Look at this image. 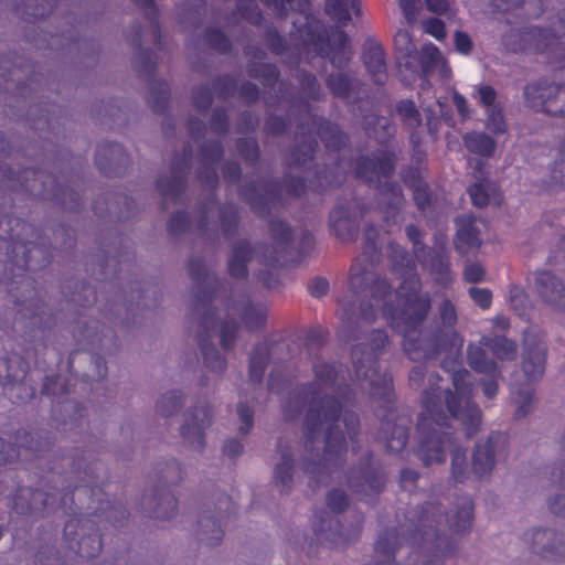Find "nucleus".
I'll return each mask as SVG.
<instances>
[{
  "label": "nucleus",
  "mask_w": 565,
  "mask_h": 565,
  "mask_svg": "<svg viewBox=\"0 0 565 565\" xmlns=\"http://www.w3.org/2000/svg\"><path fill=\"white\" fill-rule=\"evenodd\" d=\"M486 128L493 134H504L507 125L501 108L492 107L486 109Z\"/></svg>",
  "instance_id": "obj_41"
},
{
  "label": "nucleus",
  "mask_w": 565,
  "mask_h": 565,
  "mask_svg": "<svg viewBox=\"0 0 565 565\" xmlns=\"http://www.w3.org/2000/svg\"><path fill=\"white\" fill-rule=\"evenodd\" d=\"M455 47L461 54H469L472 50V42L465 32L457 31L455 33Z\"/></svg>",
  "instance_id": "obj_56"
},
{
  "label": "nucleus",
  "mask_w": 565,
  "mask_h": 565,
  "mask_svg": "<svg viewBox=\"0 0 565 565\" xmlns=\"http://www.w3.org/2000/svg\"><path fill=\"white\" fill-rule=\"evenodd\" d=\"M498 448V438L490 437L476 445L472 455V469L478 478L488 477L494 467V454Z\"/></svg>",
  "instance_id": "obj_15"
},
{
  "label": "nucleus",
  "mask_w": 565,
  "mask_h": 565,
  "mask_svg": "<svg viewBox=\"0 0 565 565\" xmlns=\"http://www.w3.org/2000/svg\"><path fill=\"white\" fill-rule=\"evenodd\" d=\"M451 376L455 392L438 386V374L429 376V387L422 396L423 412L419 424H443L441 422L447 419L461 424H479L481 411L471 402L473 385L470 372L459 369L454 371Z\"/></svg>",
  "instance_id": "obj_2"
},
{
  "label": "nucleus",
  "mask_w": 565,
  "mask_h": 565,
  "mask_svg": "<svg viewBox=\"0 0 565 565\" xmlns=\"http://www.w3.org/2000/svg\"><path fill=\"white\" fill-rule=\"evenodd\" d=\"M545 353L542 349H531L523 356L522 367L526 380L534 381L544 372Z\"/></svg>",
  "instance_id": "obj_28"
},
{
  "label": "nucleus",
  "mask_w": 565,
  "mask_h": 565,
  "mask_svg": "<svg viewBox=\"0 0 565 565\" xmlns=\"http://www.w3.org/2000/svg\"><path fill=\"white\" fill-rule=\"evenodd\" d=\"M327 85L335 96L348 98L353 87V83L344 75H330L327 78Z\"/></svg>",
  "instance_id": "obj_40"
},
{
  "label": "nucleus",
  "mask_w": 565,
  "mask_h": 565,
  "mask_svg": "<svg viewBox=\"0 0 565 565\" xmlns=\"http://www.w3.org/2000/svg\"><path fill=\"white\" fill-rule=\"evenodd\" d=\"M367 72L376 84H383L386 79V64L383 49L380 45L369 46L363 54Z\"/></svg>",
  "instance_id": "obj_21"
},
{
  "label": "nucleus",
  "mask_w": 565,
  "mask_h": 565,
  "mask_svg": "<svg viewBox=\"0 0 565 565\" xmlns=\"http://www.w3.org/2000/svg\"><path fill=\"white\" fill-rule=\"evenodd\" d=\"M428 11L435 14H447L451 11L450 0H425Z\"/></svg>",
  "instance_id": "obj_55"
},
{
  "label": "nucleus",
  "mask_w": 565,
  "mask_h": 565,
  "mask_svg": "<svg viewBox=\"0 0 565 565\" xmlns=\"http://www.w3.org/2000/svg\"><path fill=\"white\" fill-rule=\"evenodd\" d=\"M329 289V282L322 277H316L308 284V291L312 297L319 298L327 294Z\"/></svg>",
  "instance_id": "obj_54"
},
{
  "label": "nucleus",
  "mask_w": 565,
  "mask_h": 565,
  "mask_svg": "<svg viewBox=\"0 0 565 565\" xmlns=\"http://www.w3.org/2000/svg\"><path fill=\"white\" fill-rule=\"evenodd\" d=\"M330 61L338 68L343 67L351 58L350 40L342 30H335L331 35Z\"/></svg>",
  "instance_id": "obj_22"
},
{
  "label": "nucleus",
  "mask_w": 565,
  "mask_h": 565,
  "mask_svg": "<svg viewBox=\"0 0 565 565\" xmlns=\"http://www.w3.org/2000/svg\"><path fill=\"white\" fill-rule=\"evenodd\" d=\"M269 9L278 15H282L288 9L294 8L295 0H262Z\"/></svg>",
  "instance_id": "obj_61"
},
{
  "label": "nucleus",
  "mask_w": 565,
  "mask_h": 565,
  "mask_svg": "<svg viewBox=\"0 0 565 565\" xmlns=\"http://www.w3.org/2000/svg\"><path fill=\"white\" fill-rule=\"evenodd\" d=\"M420 64L424 75L423 85L427 83L428 77L437 74L441 81H448L451 76V70L441 55L440 51L433 44H424L420 51Z\"/></svg>",
  "instance_id": "obj_11"
},
{
  "label": "nucleus",
  "mask_w": 565,
  "mask_h": 565,
  "mask_svg": "<svg viewBox=\"0 0 565 565\" xmlns=\"http://www.w3.org/2000/svg\"><path fill=\"white\" fill-rule=\"evenodd\" d=\"M473 223L475 218L472 215H462L456 218L455 247L461 255L466 254L469 248L480 245L479 232Z\"/></svg>",
  "instance_id": "obj_16"
},
{
  "label": "nucleus",
  "mask_w": 565,
  "mask_h": 565,
  "mask_svg": "<svg viewBox=\"0 0 565 565\" xmlns=\"http://www.w3.org/2000/svg\"><path fill=\"white\" fill-rule=\"evenodd\" d=\"M476 345L484 352L488 349L499 361H512L518 354L516 343L504 335H482Z\"/></svg>",
  "instance_id": "obj_17"
},
{
  "label": "nucleus",
  "mask_w": 565,
  "mask_h": 565,
  "mask_svg": "<svg viewBox=\"0 0 565 565\" xmlns=\"http://www.w3.org/2000/svg\"><path fill=\"white\" fill-rule=\"evenodd\" d=\"M62 408L63 412L68 414L70 419L72 420H77L83 417L82 412L84 408L79 403L75 401L67 399L65 402H62Z\"/></svg>",
  "instance_id": "obj_60"
},
{
  "label": "nucleus",
  "mask_w": 565,
  "mask_h": 565,
  "mask_svg": "<svg viewBox=\"0 0 565 565\" xmlns=\"http://www.w3.org/2000/svg\"><path fill=\"white\" fill-rule=\"evenodd\" d=\"M270 349L266 343L254 348L249 355V381L253 384H260L267 366Z\"/></svg>",
  "instance_id": "obj_26"
},
{
  "label": "nucleus",
  "mask_w": 565,
  "mask_h": 565,
  "mask_svg": "<svg viewBox=\"0 0 565 565\" xmlns=\"http://www.w3.org/2000/svg\"><path fill=\"white\" fill-rule=\"evenodd\" d=\"M184 440L195 449H201L204 445V433L202 426H181L180 430Z\"/></svg>",
  "instance_id": "obj_42"
},
{
  "label": "nucleus",
  "mask_w": 565,
  "mask_h": 565,
  "mask_svg": "<svg viewBox=\"0 0 565 565\" xmlns=\"http://www.w3.org/2000/svg\"><path fill=\"white\" fill-rule=\"evenodd\" d=\"M190 227V220L185 212H177L171 215L168 230L172 234L186 231Z\"/></svg>",
  "instance_id": "obj_47"
},
{
  "label": "nucleus",
  "mask_w": 565,
  "mask_h": 565,
  "mask_svg": "<svg viewBox=\"0 0 565 565\" xmlns=\"http://www.w3.org/2000/svg\"><path fill=\"white\" fill-rule=\"evenodd\" d=\"M536 290L546 303L565 309V287L548 271L539 273L535 279Z\"/></svg>",
  "instance_id": "obj_13"
},
{
  "label": "nucleus",
  "mask_w": 565,
  "mask_h": 565,
  "mask_svg": "<svg viewBox=\"0 0 565 565\" xmlns=\"http://www.w3.org/2000/svg\"><path fill=\"white\" fill-rule=\"evenodd\" d=\"M398 3L407 22L413 23L416 20L418 0H398Z\"/></svg>",
  "instance_id": "obj_57"
},
{
  "label": "nucleus",
  "mask_w": 565,
  "mask_h": 565,
  "mask_svg": "<svg viewBox=\"0 0 565 565\" xmlns=\"http://www.w3.org/2000/svg\"><path fill=\"white\" fill-rule=\"evenodd\" d=\"M236 331L237 323L234 320H226L220 323L221 345L223 349L228 350L233 347Z\"/></svg>",
  "instance_id": "obj_43"
},
{
  "label": "nucleus",
  "mask_w": 565,
  "mask_h": 565,
  "mask_svg": "<svg viewBox=\"0 0 565 565\" xmlns=\"http://www.w3.org/2000/svg\"><path fill=\"white\" fill-rule=\"evenodd\" d=\"M339 526V522L333 519H321V524H313V531L319 542L337 545L339 543L338 536L341 535Z\"/></svg>",
  "instance_id": "obj_30"
},
{
  "label": "nucleus",
  "mask_w": 565,
  "mask_h": 565,
  "mask_svg": "<svg viewBox=\"0 0 565 565\" xmlns=\"http://www.w3.org/2000/svg\"><path fill=\"white\" fill-rule=\"evenodd\" d=\"M199 345L203 354L205 366L212 371L222 372L225 369L226 362L216 348L207 343L203 338L200 339Z\"/></svg>",
  "instance_id": "obj_31"
},
{
  "label": "nucleus",
  "mask_w": 565,
  "mask_h": 565,
  "mask_svg": "<svg viewBox=\"0 0 565 565\" xmlns=\"http://www.w3.org/2000/svg\"><path fill=\"white\" fill-rule=\"evenodd\" d=\"M437 515L439 518L443 516L440 514L439 507L435 505L434 503H428L424 508L423 513L420 514V516L418 519V523L420 524L422 527H426V526L431 527L433 522H435V523L439 522L436 520Z\"/></svg>",
  "instance_id": "obj_48"
},
{
  "label": "nucleus",
  "mask_w": 565,
  "mask_h": 565,
  "mask_svg": "<svg viewBox=\"0 0 565 565\" xmlns=\"http://www.w3.org/2000/svg\"><path fill=\"white\" fill-rule=\"evenodd\" d=\"M467 360L473 371L491 376L490 380L483 381L481 385L482 392L488 398L494 397L498 393L497 379L500 376V370L497 362L489 359L487 352L475 345V343H470L468 345Z\"/></svg>",
  "instance_id": "obj_10"
},
{
  "label": "nucleus",
  "mask_w": 565,
  "mask_h": 565,
  "mask_svg": "<svg viewBox=\"0 0 565 565\" xmlns=\"http://www.w3.org/2000/svg\"><path fill=\"white\" fill-rule=\"evenodd\" d=\"M274 248L269 246L258 245L254 248L246 242H241L233 247L232 255L228 260L230 275L236 278H244L247 275V262L253 257H257L259 263L266 266H275L280 263L278 256L273 255Z\"/></svg>",
  "instance_id": "obj_9"
},
{
  "label": "nucleus",
  "mask_w": 565,
  "mask_h": 565,
  "mask_svg": "<svg viewBox=\"0 0 565 565\" xmlns=\"http://www.w3.org/2000/svg\"><path fill=\"white\" fill-rule=\"evenodd\" d=\"M379 231L369 225L364 231L363 254L350 268L349 286L339 299L338 315L342 322L340 334L355 341L351 349L355 386L351 388L345 376L333 364L313 365L315 381L303 390L299 415L302 424H359L350 409L359 395L369 394L376 404L381 424H392L394 392L392 376L377 367V361L388 344L385 331L367 326L379 316L403 337V349L413 361L430 360L441 350L461 351L463 339L455 330L457 312L449 300L439 306L440 327L431 339L423 337L420 326L430 309V297L420 294V279L415 262L398 244L388 245L392 271L401 280L392 290L384 279H375L374 263L379 259Z\"/></svg>",
  "instance_id": "obj_1"
},
{
  "label": "nucleus",
  "mask_w": 565,
  "mask_h": 565,
  "mask_svg": "<svg viewBox=\"0 0 565 565\" xmlns=\"http://www.w3.org/2000/svg\"><path fill=\"white\" fill-rule=\"evenodd\" d=\"M452 99L454 105L457 108L458 114L462 117V119H466L469 116V110L467 107V100L466 98L460 95L457 90H452Z\"/></svg>",
  "instance_id": "obj_63"
},
{
  "label": "nucleus",
  "mask_w": 565,
  "mask_h": 565,
  "mask_svg": "<svg viewBox=\"0 0 565 565\" xmlns=\"http://www.w3.org/2000/svg\"><path fill=\"white\" fill-rule=\"evenodd\" d=\"M81 520L71 519L64 526V536L65 540L70 544L71 550H75L78 555L82 557H94L102 550V542L97 534H88L83 535L78 541H76V547L73 545V541H75V536L77 535L76 529L78 527Z\"/></svg>",
  "instance_id": "obj_12"
},
{
  "label": "nucleus",
  "mask_w": 565,
  "mask_h": 565,
  "mask_svg": "<svg viewBox=\"0 0 565 565\" xmlns=\"http://www.w3.org/2000/svg\"><path fill=\"white\" fill-rule=\"evenodd\" d=\"M493 186L487 181L476 182L468 189L471 202L475 206L482 207L491 202Z\"/></svg>",
  "instance_id": "obj_37"
},
{
  "label": "nucleus",
  "mask_w": 565,
  "mask_h": 565,
  "mask_svg": "<svg viewBox=\"0 0 565 565\" xmlns=\"http://www.w3.org/2000/svg\"><path fill=\"white\" fill-rule=\"evenodd\" d=\"M467 150L480 157H491L495 150V141L484 132L472 131L463 136Z\"/></svg>",
  "instance_id": "obj_24"
},
{
  "label": "nucleus",
  "mask_w": 565,
  "mask_h": 565,
  "mask_svg": "<svg viewBox=\"0 0 565 565\" xmlns=\"http://www.w3.org/2000/svg\"><path fill=\"white\" fill-rule=\"evenodd\" d=\"M157 188L166 200L177 202L184 190V181L180 177H173L167 180L160 179L157 183Z\"/></svg>",
  "instance_id": "obj_36"
},
{
  "label": "nucleus",
  "mask_w": 565,
  "mask_h": 565,
  "mask_svg": "<svg viewBox=\"0 0 565 565\" xmlns=\"http://www.w3.org/2000/svg\"><path fill=\"white\" fill-rule=\"evenodd\" d=\"M182 405V394L179 391H171L163 394L157 402V413L162 417L177 413Z\"/></svg>",
  "instance_id": "obj_35"
},
{
  "label": "nucleus",
  "mask_w": 565,
  "mask_h": 565,
  "mask_svg": "<svg viewBox=\"0 0 565 565\" xmlns=\"http://www.w3.org/2000/svg\"><path fill=\"white\" fill-rule=\"evenodd\" d=\"M321 426H306L305 436L309 439L306 443V448L313 452V449H319L323 445V455L319 461L303 462V470L312 476L328 473L332 467L338 466L342 461V454L345 448V438L337 428L339 426H329L324 433V438L317 441V435L320 433L318 428Z\"/></svg>",
  "instance_id": "obj_5"
},
{
  "label": "nucleus",
  "mask_w": 565,
  "mask_h": 565,
  "mask_svg": "<svg viewBox=\"0 0 565 565\" xmlns=\"http://www.w3.org/2000/svg\"><path fill=\"white\" fill-rule=\"evenodd\" d=\"M320 139L331 150H339L347 142V136L335 126L327 122L318 131Z\"/></svg>",
  "instance_id": "obj_33"
},
{
  "label": "nucleus",
  "mask_w": 565,
  "mask_h": 565,
  "mask_svg": "<svg viewBox=\"0 0 565 565\" xmlns=\"http://www.w3.org/2000/svg\"><path fill=\"white\" fill-rule=\"evenodd\" d=\"M359 11V0H326V13L341 25L351 20V12Z\"/></svg>",
  "instance_id": "obj_23"
},
{
  "label": "nucleus",
  "mask_w": 565,
  "mask_h": 565,
  "mask_svg": "<svg viewBox=\"0 0 565 565\" xmlns=\"http://www.w3.org/2000/svg\"><path fill=\"white\" fill-rule=\"evenodd\" d=\"M270 232L276 241L277 248L286 250L292 238L290 227L281 221H273L270 223Z\"/></svg>",
  "instance_id": "obj_39"
},
{
  "label": "nucleus",
  "mask_w": 565,
  "mask_h": 565,
  "mask_svg": "<svg viewBox=\"0 0 565 565\" xmlns=\"http://www.w3.org/2000/svg\"><path fill=\"white\" fill-rule=\"evenodd\" d=\"M477 92H478L479 100L486 107V109L497 107L494 105V102L497 98V93L491 86L481 85L478 87Z\"/></svg>",
  "instance_id": "obj_53"
},
{
  "label": "nucleus",
  "mask_w": 565,
  "mask_h": 565,
  "mask_svg": "<svg viewBox=\"0 0 565 565\" xmlns=\"http://www.w3.org/2000/svg\"><path fill=\"white\" fill-rule=\"evenodd\" d=\"M403 178L404 182L413 191L417 209L426 216L431 204V199L420 170H409L404 173Z\"/></svg>",
  "instance_id": "obj_18"
},
{
  "label": "nucleus",
  "mask_w": 565,
  "mask_h": 565,
  "mask_svg": "<svg viewBox=\"0 0 565 565\" xmlns=\"http://www.w3.org/2000/svg\"><path fill=\"white\" fill-rule=\"evenodd\" d=\"M384 435L386 449L398 452L405 447L408 433L406 426H386Z\"/></svg>",
  "instance_id": "obj_32"
},
{
  "label": "nucleus",
  "mask_w": 565,
  "mask_h": 565,
  "mask_svg": "<svg viewBox=\"0 0 565 565\" xmlns=\"http://www.w3.org/2000/svg\"><path fill=\"white\" fill-rule=\"evenodd\" d=\"M243 450V445L237 439H230L223 446V451L228 457H235Z\"/></svg>",
  "instance_id": "obj_64"
},
{
  "label": "nucleus",
  "mask_w": 565,
  "mask_h": 565,
  "mask_svg": "<svg viewBox=\"0 0 565 565\" xmlns=\"http://www.w3.org/2000/svg\"><path fill=\"white\" fill-rule=\"evenodd\" d=\"M19 451L14 445L7 444L0 438V465L14 460Z\"/></svg>",
  "instance_id": "obj_59"
},
{
  "label": "nucleus",
  "mask_w": 565,
  "mask_h": 565,
  "mask_svg": "<svg viewBox=\"0 0 565 565\" xmlns=\"http://www.w3.org/2000/svg\"><path fill=\"white\" fill-rule=\"evenodd\" d=\"M280 462L275 466L274 479L281 492H287L292 483V457L279 445Z\"/></svg>",
  "instance_id": "obj_27"
},
{
  "label": "nucleus",
  "mask_w": 565,
  "mask_h": 565,
  "mask_svg": "<svg viewBox=\"0 0 565 565\" xmlns=\"http://www.w3.org/2000/svg\"><path fill=\"white\" fill-rule=\"evenodd\" d=\"M469 296L482 309H487L491 305L492 296L489 289L472 287L469 289Z\"/></svg>",
  "instance_id": "obj_52"
},
{
  "label": "nucleus",
  "mask_w": 565,
  "mask_h": 565,
  "mask_svg": "<svg viewBox=\"0 0 565 565\" xmlns=\"http://www.w3.org/2000/svg\"><path fill=\"white\" fill-rule=\"evenodd\" d=\"M396 110L406 126L409 128H416L419 126V113L412 100H401L396 106Z\"/></svg>",
  "instance_id": "obj_38"
},
{
  "label": "nucleus",
  "mask_w": 565,
  "mask_h": 565,
  "mask_svg": "<svg viewBox=\"0 0 565 565\" xmlns=\"http://www.w3.org/2000/svg\"><path fill=\"white\" fill-rule=\"evenodd\" d=\"M12 224L18 225L19 221L13 217H2L0 218V238L3 241L15 242V235L9 231Z\"/></svg>",
  "instance_id": "obj_58"
},
{
  "label": "nucleus",
  "mask_w": 565,
  "mask_h": 565,
  "mask_svg": "<svg viewBox=\"0 0 565 565\" xmlns=\"http://www.w3.org/2000/svg\"><path fill=\"white\" fill-rule=\"evenodd\" d=\"M420 443L417 449L418 457L425 466L441 462L445 450L451 451V473L456 481L462 482L468 475L466 452L460 447H452V440L447 434L431 431V426H417Z\"/></svg>",
  "instance_id": "obj_4"
},
{
  "label": "nucleus",
  "mask_w": 565,
  "mask_h": 565,
  "mask_svg": "<svg viewBox=\"0 0 565 565\" xmlns=\"http://www.w3.org/2000/svg\"><path fill=\"white\" fill-rule=\"evenodd\" d=\"M330 227L342 242H352L358 236V221L350 206L337 205L330 213Z\"/></svg>",
  "instance_id": "obj_14"
},
{
  "label": "nucleus",
  "mask_w": 565,
  "mask_h": 565,
  "mask_svg": "<svg viewBox=\"0 0 565 565\" xmlns=\"http://www.w3.org/2000/svg\"><path fill=\"white\" fill-rule=\"evenodd\" d=\"M424 31L436 40L441 41L446 36L444 23L435 18L427 19L423 23Z\"/></svg>",
  "instance_id": "obj_50"
},
{
  "label": "nucleus",
  "mask_w": 565,
  "mask_h": 565,
  "mask_svg": "<svg viewBox=\"0 0 565 565\" xmlns=\"http://www.w3.org/2000/svg\"><path fill=\"white\" fill-rule=\"evenodd\" d=\"M463 275L467 281L478 282L482 280L484 270L479 264H470L466 266Z\"/></svg>",
  "instance_id": "obj_62"
},
{
  "label": "nucleus",
  "mask_w": 565,
  "mask_h": 565,
  "mask_svg": "<svg viewBox=\"0 0 565 565\" xmlns=\"http://www.w3.org/2000/svg\"><path fill=\"white\" fill-rule=\"evenodd\" d=\"M175 499L170 494H164L160 498L153 514L158 519H168L171 516V512L175 509Z\"/></svg>",
  "instance_id": "obj_46"
},
{
  "label": "nucleus",
  "mask_w": 565,
  "mask_h": 565,
  "mask_svg": "<svg viewBox=\"0 0 565 565\" xmlns=\"http://www.w3.org/2000/svg\"><path fill=\"white\" fill-rule=\"evenodd\" d=\"M556 534L551 530H535L532 534V545L535 553L544 557H552Z\"/></svg>",
  "instance_id": "obj_29"
},
{
  "label": "nucleus",
  "mask_w": 565,
  "mask_h": 565,
  "mask_svg": "<svg viewBox=\"0 0 565 565\" xmlns=\"http://www.w3.org/2000/svg\"><path fill=\"white\" fill-rule=\"evenodd\" d=\"M426 116V125L431 135H436L440 119H449V110L447 104L441 98L436 99L434 103L427 104L425 100L420 105Z\"/></svg>",
  "instance_id": "obj_25"
},
{
  "label": "nucleus",
  "mask_w": 565,
  "mask_h": 565,
  "mask_svg": "<svg viewBox=\"0 0 565 565\" xmlns=\"http://www.w3.org/2000/svg\"><path fill=\"white\" fill-rule=\"evenodd\" d=\"M515 403L518 405L515 411V419H521L525 417V415L531 411V405L533 402V392L531 390H524L518 392L514 397Z\"/></svg>",
  "instance_id": "obj_44"
},
{
  "label": "nucleus",
  "mask_w": 565,
  "mask_h": 565,
  "mask_svg": "<svg viewBox=\"0 0 565 565\" xmlns=\"http://www.w3.org/2000/svg\"><path fill=\"white\" fill-rule=\"evenodd\" d=\"M327 503L331 510L340 512L348 505V498L343 491L333 490L328 493Z\"/></svg>",
  "instance_id": "obj_51"
},
{
  "label": "nucleus",
  "mask_w": 565,
  "mask_h": 565,
  "mask_svg": "<svg viewBox=\"0 0 565 565\" xmlns=\"http://www.w3.org/2000/svg\"><path fill=\"white\" fill-rule=\"evenodd\" d=\"M526 44L523 50L547 52L555 61L565 66V10L552 22L548 30L530 29L522 33Z\"/></svg>",
  "instance_id": "obj_6"
},
{
  "label": "nucleus",
  "mask_w": 565,
  "mask_h": 565,
  "mask_svg": "<svg viewBox=\"0 0 565 565\" xmlns=\"http://www.w3.org/2000/svg\"><path fill=\"white\" fill-rule=\"evenodd\" d=\"M235 313H239L242 320L249 329L262 327L266 320V311L263 307L245 306L243 309L237 307L231 308Z\"/></svg>",
  "instance_id": "obj_34"
},
{
  "label": "nucleus",
  "mask_w": 565,
  "mask_h": 565,
  "mask_svg": "<svg viewBox=\"0 0 565 565\" xmlns=\"http://www.w3.org/2000/svg\"><path fill=\"white\" fill-rule=\"evenodd\" d=\"M405 231L407 238L413 244L414 254L423 267L429 270L436 282L443 285L449 284L451 281V274L444 246L431 254L422 243V233L416 226L408 225Z\"/></svg>",
  "instance_id": "obj_8"
},
{
  "label": "nucleus",
  "mask_w": 565,
  "mask_h": 565,
  "mask_svg": "<svg viewBox=\"0 0 565 565\" xmlns=\"http://www.w3.org/2000/svg\"><path fill=\"white\" fill-rule=\"evenodd\" d=\"M55 499L56 494H44L39 490L30 492L26 489H22L14 501V509L21 513H24L26 510L41 511L53 505Z\"/></svg>",
  "instance_id": "obj_19"
},
{
  "label": "nucleus",
  "mask_w": 565,
  "mask_h": 565,
  "mask_svg": "<svg viewBox=\"0 0 565 565\" xmlns=\"http://www.w3.org/2000/svg\"><path fill=\"white\" fill-rule=\"evenodd\" d=\"M446 522L454 533L468 531L472 522V501L468 497L461 498L456 511L446 516Z\"/></svg>",
  "instance_id": "obj_20"
},
{
  "label": "nucleus",
  "mask_w": 565,
  "mask_h": 565,
  "mask_svg": "<svg viewBox=\"0 0 565 565\" xmlns=\"http://www.w3.org/2000/svg\"><path fill=\"white\" fill-rule=\"evenodd\" d=\"M206 40L213 49L220 52H226L231 47L230 40L225 34L215 29H211L206 32Z\"/></svg>",
  "instance_id": "obj_45"
},
{
  "label": "nucleus",
  "mask_w": 565,
  "mask_h": 565,
  "mask_svg": "<svg viewBox=\"0 0 565 565\" xmlns=\"http://www.w3.org/2000/svg\"><path fill=\"white\" fill-rule=\"evenodd\" d=\"M524 98L537 111L565 116V85L547 82L530 84L524 88Z\"/></svg>",
  "instance_id": "obj_7"
},
{
  "label": "nucleus",
  "mask_w": 565,
  "mask_h": 565,
  "mask_svg": "<svg viewBox=\"0 0 565 565\" xmlns=\"http://www.w3.org/2000/svg\"><path fill=\"white\" fill-rule=\"evenodd\" d=\"M395 161L393 151L381 149L372 158H360L353 167L356 178L376 185L379 204L388 226L401 223L399 211L404 203L401 186L387 181L394 172Z\"/></svg>",
  "instance_id": "obj_3"
},
{
  "label": "nucleus",
  "mask_w": 565,
  "mask_h": 565,
  "mask_svg": "<svg viewBox=\"0 0 565 565\" xmlns=\"http://www.w3.org/2000/svg\"><path fill=\"white\" fill-rule=\"evenodd\" d=\"M394 44L397 50L403 52L405 55H409L415 50L411 35L405 30H398L396 32L394 36Z\"/></svg>",
  "instance_id": "obj_49"
}]
</instances>
